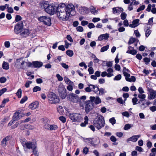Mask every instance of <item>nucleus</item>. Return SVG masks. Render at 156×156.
Instances as JSON below:
<instances>
[{"mask_svg":"<svg viewBox=\"0 0 156 156\" xmlns=\"http://www.w3.org/2000/svg\"><path fill=\"white\" fill-rule=\"evenodd\" d=\"M70 101L73 103H76L80 101V98L78 95L74 94H71L69 96Z\"/></svg>","mask_w":156,"mask_h":156,"instance_id":"13","label":"nucleus"},{"mask_svg":"<svg viewBox=\"0 0 156 156\" xmlns=\"http://www.w3.org/2000/svg\"><path fill=\"white\" fill-rule=\"evenodd\" d=\"M135 41V39L133 38H131L129 41V44H132Z\"/></svg>","mask_w":156,"mask_h":156,"instance_id":"64","label":"nucleus"},{"mask_svg":"<svg viewBox=\"0 0 156 156\" xmlns=\"http://www.w3.org/2000/svg\"><path fill=\"white\" fill-rule=\"evenodd\" d=\"M58 128V126L55 125L53 124V125H50L49 130H55L57 129Z\"/></svg>","mask_w":156,"mask_h":156,"instance_id":"37","label":"nucleus"},{"mask_svg":"<svg viewBox=\"0 0 156 156\" xmlns=\"http://www.w3.org/2000/svg\"><path fill=\"white\" fill-rule=\"evenodd\" d=\"M138 101V99L136 98H133L132 99V101L133 105H134L137 104V102Z\"/></svg>","mask_w":156,"mask_h":156,"instance_id":"50","label":"nucleus"},{"mask_svg":"<svg viewBox=\"0 0 156 156\" xmlns=\"http://www.w3.org/2000/svg\"><path fill=\"white\" fill-rule=\"evenodd\" d=\"M80 12L82 14H86L88 12V9L86 7H81L79 9Z\"/></svg>","mask_w":156,"mask_h":156,"instance_id":"26","label":"nucleus"},{"mask_svg":"<svg viewBox=\"0 0 156 156\" xmlns=\"http://www.w3.org/2000/svg\"><path fill=\"white\" fill-rule=\"evenodd\" d=\"M66 9L65 10L70 14L71 16H73L75 14V7L72 4H69L66 7Z\"/></svg>","mask_w":156,"mask_h":156,"instance_id":"9","label":"nucleus"},{"mask_svg":"<svg viewBox=\"0 0 156 156\" xmlns=\"http://www.w3.org/2000/svg\"><path fill=\"white\" fill-rule=\"evenodd\" d=\"M59 119L63 123H65L66 121V118L63 116L59 117Z\"/></svg>","mask_w":156,"mask_h":156,"instance_id":"53","label":"nucleus"},{"mask_svg":"<svg viewBox=\"0 0 156 156\" xmlns=\"http://www.w3.org/2000/svg\"><path fill=\"white\" fill-rule=\"evenodd\" d=\"M49 5L48 2L47 1H43L40 3L41 7L42 8H44L45 11Z\"/></svg>","mask_w":156,"mask_h":156,"instance_id":"24","label":"nucleus"},{"mask_svg":"<svg viewBox=\"0 0 156 156\" xmlns=\"http://www.w3.org/2000/svg\"><path fill=\"white\" fill-rule=\"evenodd\" d=\"M58 10L57 16L59 19L65 21L68 20L70 15L65 10V8L63 9L61 8L60 5H59Z\"/></svg>","mask_w":156,"mask_h":156,"instance_id":"2","label":"nucleus"},{"mask_svg":"<svg viewBox=\"0 0 156 156\" xmlns=\"http://www.w3.org/2000/svg\"><path fill=\"white\" fill-rule=\"evenodd\" d=\"M151 31L150 29H147L145 31V36L146 37H148L151 34Z\"/></svg>","mask_w":156,"mask_h":156,"instance_id":"43","label":"nucleus"},{"mask_svg":"<svg viewBox=\"0 0 156 156\" xmlns=\"http://www.w3.org/2000/svg\"><path fill=\"white\" fill-rule=\"evenodd\" d=\"M129 71L126 67H124L123 69V73L124 76L126 77L130 76V74L127 73L129 72Z\"/></svg>","mask_w":156,"mask_h":156,"instance_id":"30","label":"nucleus"},{"mask_svg":"<svg viewBox=\"0 0 156 156\" xmlns=\"http://www.w3.org/2000/svg\"><path fill=\"white\" fill-rule=\"evenodd\" d=\"M22 19V17H21V16L19 15H16V17H15V20L16 22H18L19 21H20Z\"/></svg>","mask_w":156,"mask_h":156,"instance_id":"48","label":"nucleus"},{"mask_svg":"<svg viewBox=\"0 0 156 156\" xmlns=\"http://www.w3.org/2000/svg\"><path fill=\"white\" fill-rule=\"evenodd\" d=\"M145 8V6L144 5H143L141 6L137 10V12H139L143 10Z\"/></svg>","mask_w":156,"mask_h":156,"instance_id":"49","label":"nucleus"},{"mask_svg":"<svg viewBox=\"0 0 156 156\" xmlns=\"http://www.w3.org/2000/svg\"><path fill=\"white\" fill-rule=\"evenodd\" d=\"M7 90V89L5 88H3L0 90V96H1L4 92Z\"/></svg>","mask_w":156,"mask_h":156,"instance_id":"56","label":"nucleus"},{"mask_svg":"<svg viewBox=\"0 0 156 156\" xmlns=\"http://www.w3.org/2000/svg\"><path fill=\"white\" fill-rule=\"evenodd\" d=\"M23 122V120H21L16 122L15 124L12 127V128L13 129L17 127L19 125L21 124Z\"/></svg>","mask_w":156,"mask_h":156,"instance_id":"39","label":"nucleus"},{"mask_svg":"<svg viewBox=\"0 0 156 156\" xmlns=\"http://www.w3.org/2000/svg\"><path fill=\"white\" fill-rule=\"evenodd\" d=\"M90 100L89 101H91L92 103L94 102L96 105L98 104L101 102V99L98 96L96 97L90 96Z\"/></svg>","mask_w":156,"mask_h":156,"instance_id":"15","label":"nucleus"},{"mask_svg":"<svg viewBox=\"0 0 156 156\" xmlns=\"http://www.w3.org/2000/svg\"><path fill=\"white\" fill-rule=\"evenodd\" d=\"M22 92L21 89H19L16 93V94L19 98H20L21 97Z\"/></svg>","mask_w":156,"mask_h":156,"instance_id":"40","label":"nucleus"},{"mask_svg":"<svg viewBox=\"0 0 156 156\" xmlns=\"http://www.w3.org/2000/svg\"><path fill=\"white\" fill-rule=\"evenodd\" d=\"M27 99V96L23 97L20 100V103L23 104L25 102Z\"/></svg>","mask_w":156,"mask_h":156,"instance_id":"51","label":"nucleus"},{"mask_svg":"<svg viewBox=\"0 0 156 156\" xmlns=\"http://www.w3.org/2000/svg\"><path fill=\"white\" fill-rule=\"evenodd\" d=\"M132 126L130 124H126L125 125L124 129L125 130H127L130 129Z\"/></svg>","mask_w":156,"mask_h":156,"instance_id":"44","label":"nucleus"},{"mask_svg":"<svg viewBox=\"0 0 156 156\" xmlns=\"http://www.w3.org/2000/svg\"><path fill=\"white\" fill-rule=\"evenodd\" d=\"M32 65L35 68H40L43 65V63L40 62L36 61L32 62Z\"/></svg>","mask_w":156,"mask_h":156,"instance_id":"21","label":"nucleus"},{"mask_svg":"<svg viewBox=\"0 0 156 156\" xmlns=\"http://www.w3.org/2000/svg\"><path fill=\"white\" fill-rule=\"evenodd\" d=\"M33 152L34 154L35 155V156H38V152L37 151L36 148L33 149Z\"/></svg>","mask_w":156,"mask_h":156,"instance_id":"59","label":"nucleus"},{"mask_svg":"<svg viewBox=\"0 0 156 156\" xmlns=\"http://www.w3.org/2000/svg\"><path fill=\"white\" fill-rule=\"evenodd\" d=\"M129 50L127 51V53H130L133 55H135L136 54V51L133 49V48L130 46L128 47Z\"/></svg>","mask_w":156,"mask_h":156,"instance_id":"25","label":"nucleus"},{"mask_svg":"<svg viewBox=\"0 0 156 156\" xmlns=\"http://www.w3.org/2000/svg\"><path fill=\"white\" fill-rule=\"evenodd\" d=\"M100 20V19L99 18L94 17L92 19V21L94 23H95L98 22Z\"/></svg>","mask_w":156,"mask_h":156,"instance_id":"61","label":"nucleus"},{"mask_svg":"<svg viewBox=\"0 0 156 156\" xmlns=\"http://www.w3.org/2000/svg\"><path fill=\"white\" fill-rule=\"evenodd\" d=\"M4 45L6 48H9L10 46V43L9 41H5L4 43Z\"/></svg>","mask_w":156,"mask_h":156,"instance_id":"57","label":"nucleus"},{"mask_svg":"<svg viewBox=\"0 0 156 156\" xmlns=\"http://www.w3.org/2000/svg\"><path fill=\"white\" fill-rule=\"evenodd\" d=\"M122 20H124L126 17L127 15L125 12H122L120 16Z\"/></svg>","mask_w":156,"mask_h":156,"instance_id":"46","label":"nucleus"},{"mask_svg":"<svg viewBox=\"0 0 156 156\" xmlns=\"http://www.w3.org/2000/svg\"><path fill=\"white\" fill-rule=\"evenodd\" d=\"M93 124L98 129L103 127L105 124V121L103 116L100 115L97 116L93 122Z\"/></svg>","mask_w":156,"mask_h":156,"instance_id":"4","label":"nucleus"},{"mask_svg":"<svg viewBox=\"0 0 156 156\" xmlns=\"http://www.w3.org/2000/svg\"><path fill=\"white\" fill-rule=\"evenodd\" d=\"M66 54L69 57H72L74 54L72 50H68L66 52Z\"/></svg>","mask_w":156,"mask_h":156,"instance_id":"36","label":"nucleus"},{"mask_svg":"<svg viewBox=\"0 0 156 156\" xmlns=\"http://www.w3.org/2000/svg\"><path fill=\"white\" fill-rule=\"evenodd\" d=\"M2 67L4 69L8 70L9 69V64L7 62L4 61L2 64Z\"/></svg>","mask_w":156,"mask_h":156,"instance_id":"34","label":"nucleus"},{"mask_svg":"<svg viewBox=\"0 0 156 156\" xmlns=\"http://www.w3.org/2000/svg\"><path fill=\"white\" fill-rule=\"evenodd\" d=\"M60 96L62 98L64 99L66 96V90L64 87H59L58 88Z\"/></svg>","mask_w":156,"mask_h":156,"instance_id":"14","label":"nucleus"},{"mask_svg":"<svg viewBox=\"0 0 156 156\" xmlns=\"http://www.w3.org/2000/svg\"><path fill=\"white\" fill-rule=\"evenodd\" d=\"M85 111L87 113H88L92 110L94 104L92 103L91 101L88 100L85 102Z\"/></svg>","mask_w":156,"mask_h":156,"instance_id":"10","label":"nucleus"},{"mask_svg":"<svg viewBox=\"0 0 156 156\" xmlns=\"http://www.w3.org/2000/svg\"><path fill=\"white\" fill-rule=\"evenodd\" d=\"M91 85H93V84H89L88 85V87L85 88V90L86 92H90L92 91V87Z\"/></svg>","mask_w":156,"mask_h":156,"instance_id":"33","label":"nucleus"},{"mask_svg":"<svg viewBox=\"0 0 156 156\" xmlns=\"http://www.w3.org/2000/svg\"><path fill=\"white\" fill-rule=\"evenodd\" d=\"M113 13L114 14L116 13H120L123 11V9L121 7H116L113 8L112 9Z\"/></svg>","mask_w":156,"mask_h":156,"instance_id":"18","label":"nucleus"},{"mask_svg":"<svg viewBox=\"0 0 156 156\" xmlns=\"http://www.w3.org/2000/svg\"><path fill=\"white\" fill-rule=\"evenodd\" d=\"M49 102L51 104H55L58 103L59 100L56 94L52 92L49 93L48 95Z\"/></svg>","mask_w":156,"mask_h":156,"instance_id":"8","label":"nucleus"},{"mask_svg":"<svg viewBox=\"0 0 156 156\" xmlns=\"http://www.w3.org/2000/svg\"><path fill=\"white\" fill-rule=\"evenodd\" d=\"M20 142L24 148L33 150L37 148V143L36 142H28L25 139L21 140Z\"/></svg>","mask_w":156,"mask_h":156,"instance_id":"5","label":"nucleus"},{"mask_svg":"<svg viewBox=\"0 0 156 156\" xmlns=\"http://www.w3.org/2000/svg\"><path fill=\"white\" fill-rule=\"evenodd\" d=\"M69 117L73 122H80L83 119L82 115L80 113H73L69 115Z\"/></svg>","mask_w":156,"mask_h":156,"instance_id":"6","label":"nucleus"},{"mask_svg":"<svg viewBox=\"0 0 156 156\" xmlns=\"http://www.w3.org/2000/svg\"><path fill=\"white\" fill-rule=\"evenodd\" d=\"M7 79L6 78L4 77L0 78V82L1 83H4L6 81Z\"/></svg>","mask_w":156,"mask_h":156,"instance_id":"47","label":"nucleus"},{"mask_svg":"<svg viewBox=\"0 0 156 156\" xmlns=\"http://www.w3.org/2000/svg\"><path fill=\"white\" fill-rule=\"evenodd\" d=\"M65 82L68 84H73V82L71 81L67 77L65 76L64 78Z\"/></svg>","mask_w":156,"mask_h":156,"instance_id":"32","label":"nucleus"},{"mask_svg":"<svg viewBox=\"0 0 156 156\" xmlns=\"http://www.w3.org/2000/svg\"><path fill=\"white\" fill-rule=\"evenodd\" d=\"M38 102L35 101L30 104L29 107L31 109H34L38 108Z\"/></svg>","mask_w":156,"mask_h":156,"instance_id":"17","label":"nucleus"},{"mask_svg":"<svg viewBox=\"0 0 156 156\" xmlns=\"http://www.w3.org/2000/svg\"><path fill=\"white\" fill-rule=\"evenodd\" d=\"M90 10L91 12L94 15L98 13V9H96V8L93 6H91L90 7Z\"/></svg>","mask_w":156,"mask_h":156,"instance_id":"29","label":"nucleus"},{"mask_svg":"<svg viewBox=\"0 0 156 156\" xmlns=\"http://www.w3.org/2000/svg\"><path fill=\"white\" fill-rule=\"evenodd\" d=\"M147 91L149 92L148 98L149 100L154 99L156 98V91L151 88L148 87Z\"/></svg>","mask_w":156,"mask_h":156,"instance_id":"12","label":"nucleus"},{"mask_svg":"<svg viewBox=\"0 0 156 156\" xmlns=\"http://www.w3.org/2000/svg\"><path fill=\"white\" fill-rule=\"evenodd\" d=\"M109 45H108L105 46H104L101 48L100 51L101 52H104L107 51L109 48Z\"/></svg>","mask_w":156,"mask_h":156,"instance_id":"38","label":"nucleus"},{"mask_svg":"<svg viewBox=\"0 0 156 156\" xmlns=\"http://www.w3.org/2000/svg\"><path fill=\"white\" fill-rule=\"evenodd\" d=\"M86 140H88L89 143H90L93 145H95L92 139L91 138H86Z\"/></svg>","mask_w":156,"mask_h":156,"instance_id":"54","label":"nucleus"},{"mask_svg":"<svg viewBox=\"0 0 156 156\" xmlns=\"http://www.w3.org/2000/svg\"><path fill=\"white\" fill-rule=\"evenodd\" d=\"M146 100H145L144 101L143 100L142 101V104L140 105V107L142 108H144L147 107L146 103Z\"/></svg>","mask_w":156,"mask_h":156,"instance_id":"45","label":"nucleus"},{"mask_svg":"<svg viewBox=\"0 0 156 156\" xmlns=\"http://www.w3.org/2000/svg\"><path fill=\"white\" fill-rule=\"evenodd\" d=\"M121 78V75L120 74L117 75L114 78V80H120Z\"/></svg>","mask_w":156,"mask_h":156,"instance_id":"52","label":"nucleus"},{"mask_svg":"<svg viewBox=\"0 0 156 156\" xmlns=\"http://www.w3.org/2000/svg\"><path fill=\"white\" fill-rule=\"evenodd\" d=\"M38 20L46 25L50 26L51 24V20L48 16H40L38 18Z\"/></svg>","mask_w":156,"mask_h":156,"instance_id":"7","label":"nucleus"},{"mask_svg":"<svg viewBox=\"0 0 156 156\" xmlns=\"http://www.w3.org/2000/svg\"><path fill=\"white\" fill-rule=\"evenodd\" d=\"M56 76L58 78V80L59 81H62V80L63 78L59 74H57Z\"/></svg>","mask_w":156,"mask_h":156,"instance_id":"60","label":"nucleus"},{"mask_svg":"<svg viewBox=\"0 0 156 156\" xmlns=\"http://www.w3.org/2000/svg\"><path fill=\"white\" fill-rule=\"evenodd\" d=\"M88 70L90 74H93L94 73V70L92 67L89 68Z\"/></svg>","mask_w":156,"mask_h":156,"instance_id":"62","label":"nucleus"},{"mask_svg":"<svg viewBox=\"0 0 156 156\" xmlns=\"http://www.w3.org/2000/svg\"><path fill=\"white\" fill-rule=\"evenodd\" d=\"M122 114L123 115L127 117H128L129 116V113L126 111L122 112Z\"/></svg>","mask_w":156,"mask_h":156,"instance_id":"58","label":"nucleus"},{"mask_svg":"<svg viewBox=\"0 0 156 156\" xmlns=\"http://www.w3.org/2000/svg\"><path fill=\"white\" fill-rule=\"evenodd\" d=\"M14 31L16 34H20L22 38L27 37L30 34L29 29L23 28V23L22 21L19 22L15 26Z\"/></svg>","mask_w":156,"mask_h":156,"instance_id":"1","label":"nucleus"},{"mask_svg":"<svg viewBox=\"0 0 156 156\" xmlns=\"http://www.w3.org/2000/svg\"><path fill=\"white\" fill-rule=\"evenodd\" d=\"M22 117L21 115H20V113L19 112H16L14 114L13 116V120L16 121L19 120Z\"/></svg>","mask_w":156,"mask_h":156,"instance_id":"19","label":"nucleus"},{"mask_svg":"<svg viewBox=\"0 0 156 156\" xmlns=\"http://www.w3.org/2000/svg\"><path fill=\"white\" fill-rule=\"evenodd\" d=\"M76 30L77 31L80 32H82L83 29L82 27L81 26H78L76 27Z\"/></svg>","mask_w":156,"mask_h":156,"instance_id":"63","label":"nucleus"},{"mask_svg":"<svg viewBox=\"0 0 156 156\" xmlns=\"http://www.w3.org/2000/svg\"><path fill=\"white\" fill-rule=\"evenodd\" d=\"M140 136L141 135H140L133 136L132 137L128 138L127 140V142H129L130 141H131L133 142H136L137 141L138 139L140 137Z\"/></svg>","mask_w":156,"mask_h":156,"instance_id":"16","label":"nucleus"},{"mask_svg":"<svg viewBox=\"0 0 156 156\" xmlns=\"http://www.w3.org/2000/svg\"><path fill=\"white\" fill-rule=\"evenodd\" d=\"M106 92L107 91L104 89L101 88L99 89L98 94L102 95Z\"/></svg>","mask_w":156,"mask_h":156,"instance_id":"41","label":"nucleus"},{"mask_svg":"<svg viewBox=\"0 0 156 156\" xmlns=\"http://www.w3.org/2000/svg\"><path fill=\"white\" fill-rule=\"evenodd\" d=\"M110 122H111L112 125L115 123L116 120L113 117L109 119Z\"/></svg>","mask_w":156,"mask_h":156,"instance_id":"55","label":"nucleus"},{"mask_svg":"<svg viewBox=\"0 0 156 156\" xmlns=\"http://www.w3.org/2000/svg\"><path fill=\"white\" fill-rule=\"evenodd\" d=\"M130 76H127L126 77V80L127 81L131 82H134L136 80V78L135 76H132L130 78Z\"/></svg>","mask_w":156,"mask_h":156,"instance_id":"31","label":"nucleus"},{"mask_svg":"<svg viewBox=\"0 0 156 156\" xmlns=\"http://www.w3.org/2000/svg\"><path fill=\"white\" fill-rule=\"evenodd\" d=\"M64 108L62 106H59L57 110L58 112L61 114H62L64 113Z\"/></svg>","mask_w":156,"mask_h":156,"instance_id":"35","label":"nucleus"},{"mask_svg":"<svg viewBox=\"0 0 156 156\" xmlns=\"http://www.w3.org/2000/svg\"><path fill=\"white\" fill-rule=\"evenodd\" d=\"M91 86L92 87V90L97 94H98V91H99L100 89L97 86H95L94 85H91Z\"/></svg>","mask_w":156,"mask_h":156,"instance_id":"28","label":"nucleus"},{"mask_svg":"<svg viewBox=\"0 0 156 156\" xmlns=\"http://www.w3.org/2000/svg\"><path fill=\"white\" fill-rule=\"evenodd\" d=\"M139 19H136L134 20L132 22V23L129 24V27L132 28L135 27L139 25Z\"/></svg>","mask_w":156,"mask_h":156,"instance_id":"23","label":"nucleus"},{"mask_svg":"<svg viewBox=\"0 0 156 156\" xmlns=\"http://www.w3.org/2000/svg\"><path fill=\"white\" fill-rule=\"evenodd\" d=\"M10 137L9 136H8L4 138L1 141V145L3 147L7 145V142L10 140Z\"/></svg>","mask_w":156,"mask_h":156,"instance_id":"22","label":"nucleus"},{"mask_svg":"<svg viewBox=\"0 0 156 156\" xmlns=\"http://www.w3.org/2000/svg\"><path fill=\"white\" fill-rule=\"evenodd\" d=\"M109 36V34L107 33L101 34L99 36L98 40L100 41H102L104 39L106 40L108 38Z\"/></svg>","mask_w":156,"mask_h":156,"instance_id":"20","label":"nucleus"},{"mask_svg":"<svg viewBox=\"0 0 156 156\" xmlns=\"http://www.w3.org/2000/svg\"><path fill=\"white\" fill-rule=\"evenodd\" d=\"M146 96L145 94H138V97L142 99L140 100L138 102V103H140L142 101H143V100L144 101L145 100V98H146Z\"/></svg>","mask_w":156,"mask_h":156,"instance_id":"27","label":"nucleus"},{"mask_svg":"<svg viewBox=\"0 0 156 156\" xmlns=\"http://www.w3.org/2000/svg\"><path fill=\"white\" fill-rule=\"evenodd\" d=\"M41 88L38 86H35L33 88V91L34 92H36L38 91L41 90Z\"/></svg>","mask_w":156,"mask_h":156,"instance_id":"42","label":"nucleus"},{"mask_svg":"<svg viewBox=\"0 0 156 156\" xmlns=\"http://www.w3.org/2000/svg\"><path fill=\"white\" fill-rule=\"evenodd\" d=\"M32 65V63L28 61H25L21 59H17L15 64V66L17 69H27Z\"/></svg>","mask_w":156,"mask_h":156,"instance_id":"3","label":"nucleus"},{"mask_svg":"<svg viewBox=\"0 0 156 156\" xmlns=\"http://www.w3.org/2000/svg\"><path fill=\"white\" fill-rule=\"evenodd\" d=\"M56 11L55 6L50 5L47 8L45 9V11L48 14L52 15H53Z\"/></svg>","mask_w":156,"mask_h":156,"instance_id":"11","label":"nucleus"}]
</instances>
